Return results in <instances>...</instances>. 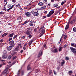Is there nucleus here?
<instances>
[{"label":"nucleus","instance_id":"f257e3e1","mask_svg":"<svg viewBox=\"0 0 76 76\" xmlns=\"http://www.w3.org/2000/svg\"><path fill=\"white\" fill-rule=\"evenodd\" d=\"M26 33L27 35H32V28H28L26 30Z\"/></svg>","mask_w":76,"mask_h":76},{"label":"nucleus","instance_id":"f03ea898","mask_svg":"<svg viewBox=\"0 0 76 76\" xmlns=\"http://www.w3.org/2000/svg\"><path fill=\"white\" fill-rule=\"evenodd\" d=\"M16 54H17V52L14 51H12L11 53V55L12 56V59H13V60H15V59L17 58V56H14Z\"/></svg>","mask_w":76,"mask_h":76},{"label":"nucleus","instance_id":"7ed1b4c3","mask_svg":"<svg viewBox=\"0 0 76 76\" xmlns=\"http://www.w3.org/2000/svg\"><path fill=\"white\" fill-rule=\"evenodd\" d=\"M70 49L72 51V53H73V54H74L75 56H76V49L72 47L70 48Z\"/></svg>","mask_w":76,"mask_h":76},{"label":"nucleus","instance_id":"20e7f679","mask_svg":"<svg viewBox=\"0 0 76 76\" xmlns=\"http://www.w3.org/2000/svg\"><path fill=\"white\" fill-rule=\"evenodd\" d=\"M9 45L10 46H12V47H15V42L13 40H12L9 42Z\"/></svg>","mask_w":76,"mask_h":76},{"label":"nucleus","instance_id":"39448f33","mask_svg":"<svg viewBox=\"0 0 76 76\" xmlns=\"http://www.w3.org/2000/svg\"><path fill=\"white\" fill-rule=\"evenodd\" d=\"M43 28H44V26H42L39 30L38 32H40L41 31H42V32L44 34V33L45 32V30H44V29H43Z\"/></svg>","mask_w":76,"mask_h":76},{"label":"nucleus","instance_id":"423d86ee","mask_svg":"<svg viewBox=\"0 0 76 76\" xmlns=\"http://www.w3.org/2000/svg\"><path fill=\"white\" fill-rule=\"evenodd\" d=\"M31 15V12H28L25 13V15L27 17H30Z\"/></svg>","mask_w":76,"mask_h":76},{"label":"nucleus","instance_id":"0eeeda50","mask_svg":"<svg viewBox=\"0 0 76 76\" xmlns=\"http://www.w3.org/2000/svg\"><path fill=\"white\" fill-rule=\"evenodd\" d=\"M42 55V50H41L39 52L38 56V57H40Z\"/></svg>","mask_w":76,"mask_h":76},{"label":"nucleus","instance_id":"6e6552de","mask_svg":"<svg viewBox=\"0 0 76 76\" xmlns=\"http://www.w3.org/2000/svg\"><path fill=\"white\" fill-rule=\"evenodd\" d=\"M52 53H58V49L57 48H56L55 49L52 51Z\"/></svg>","mask_w":76,"mask_h":76},{"label":"nucleus","instance_id":"1a4fd4ad","mask_svg":"<svg viewBox=\"0 0 76 76\" xmlns=\"http://www.w3.org/2000/svg\"><path fill=\"white\" fill-rule=\"evenodd\" d=\"M13 47L12 46H10L8 47L7 48V50L8 51H10L13 48Z\"/></svg>","mask_w":76,"mask_h":76},{"label":"nucleus","instance_id":"9d476101","mask_svg":"<svg viewBox=\"0 0 76 76\" xmlns=\"http://www.w3.org/2000/svg\"><path fill=\"white\" fill-rule=\"evenodd\" d=\"M7 57V54H4L2 56V58L3 59H4V58H6Z\"/></svg>","mask_w":76,"mask_h":76},{"label":"nucleus","instance_id":"9b49d317","mask_svg":"<svg viewBox=\"0 0 76 76\" xmlns=\"http://www.w3.org/2000/svg\"><path fill=\"white\" fill-rule=\"evenodd\" d=\"M34 15L35 16H38V15H39V13L37 12H34Z\"/></svg>","mask_w":76,"mask_h":76},{"label":"nucleus","instance_id":"f8f14e48","mask_svg":"<svg viewBox=\"0 0 76 76\" xmlns=\"http://www.w3.org/2000/svg\"><path fill=\"white\" fill-rule=\"evenodd\" d=\"M63 37V38L65 40L66 39L67 37V36L66 35L63 34L62 35Z\"/></svg>","mask_w":76,"mask_h":76},{"label":"nucleus","instance_id":"ddd939ff","mask_svg":"<svg viewBox=\"0 0 76 76\" xmlns=\"http://www.w3.org/2000/svg\"><path fill=\"white\" fill-rule=\"evenodd\" d=\"M13 35H14V34L12 33L11 34H9L8 35V37H9V38H10L11 37H13Z\"/></svg>","mask_w":76,"mask_h":76},{"label":"nucleus","instance_id":"4468645a","mask_svg":"<svg viewBox=\"0 0 76 76\" xmlns=\"http://www.w3.org/2000/svg\"><path fill=\"white\" fill-rule=\"evenodd\" d=\"M54 10H51L49 12V14H50L51 15H53V14L54 13Z\"/></svg>","mask_w":76,"mask_h":76},{"label":"nucleus","instance_id":"2eb2a0df","mask_svg":"<svg viewBox=\"0 0 76 76\" xmlns=\"http://www.w3.org/2000/svg\"><path fill=\"white\" fill-rule=\"evenodd\" d=\"M69 28V24L67 23V25H66L65 27V30H67Z\"/></svg>","mask_w":76,"mask_h":76},{"label":"nucleus","instance_id":"dca6fc26","mask_svg":"<svg viewBox=\"0 0 76 76\" xmlns=\"http://www.w3.org/2000/svg\"><path fill=\"white\" fill-rule=\"evenodd\" d=\"M62 61L63 62H62L61 63V66H63V64H64V63H65V61H64V60H62Z\"/></svg>","mask_w":76,"mask_h":76},{"label":"nucleus","instance_id":"f3484780","mask_svg":"<svg viewBox=\"0 0 76 76\" xmlns=\"http://www.w3.org/2000/svg\"><path fill=\"white\" fill-rule=\"evenodd\" d=\"M19 46L17 47L15 49V51H18V50H19Z\"/></svg>","mask_w":76,"mask_h":76},{"label":"nucleus","instance_id":"a211bd4d","mask_svg":"<svg viewBox=\"0 0 76 76\" xmlns=\"http://www.w3.org/2000/svg\"><path fill=\"white\" fill-rule=\"evenodd\" d=\"M7 73V71L6 70H4L2 73V75H5V74Z\"/></svg>","mask_w":76,"mask_h":76},{"label":"nucleus","instance_id":"6ab92c4d","mask_svg":"<svg viewBox=\"0 0 76 76\" xmlns=\"http://www.w3.org/2000/svg\"><path fill=\"white\" fill-rule=\"evenodd\" d=\"M8 33H5L2 35V37H5V36H6V35H8Z\"/></svg>","mask_w":76,"mask_h":76},{"label":"nucleus","instance_id":"aec40b11","mask_svg":"<svg viewBox=\"0 0 76 76\" xmlns=\"http://www.w3.org/2000/svg\"><path fill=\"white\" fill-rule=\"evenodd\" d=\"M20 71H21V70L20 69L18 71V72L17 74V75L18 76H20Z\"/></svg>","mask_w":76,"mask_h":76},{"label":"nucleus","instance_id":"412c9836","mask_svg":"<svg viewBox=\"0 0 76 76\" xmlns=\"http://www.w3.org/2000/svg\"><path fill=\"white\" fill-rule=\"evenodd\" d=\"M39 6H42L43 5V3L42 2H39L38 4Z\"/></svg>","mask_w":76,"mask_h":76},{"label":"nucleus","instance_id":"4be33fe9","mask_svg":"<svg viewBox=\"0 0 76 76\" xmlns=\"http://www.w3.org/2000/svg\"><path fill=\"white\" fill-rule=\"evenodd\" d=\"M62 49H63V47H61L59 48V51L60 52L61 51H62Z\"/></svg>","mask_w":76,"mask_h":76},{"label":"nucleus","instance_id":"5701e85b","mask_svg":"<svg viewBox=\"0 0 76 76\" xmlns=\"http://www.w3.org/2000/svg\"><path fill=\"white\" fill-rule=\"evenodd\" d=\"M28 22H29V21L28 20V21H25L22 24V25H25V24H26V23H28Z\"/></svg>","mask_w":76,"mask_h":76},{"label":"nucleus","instance_id":"b1692460","mask_svg":"<svg viewBox=\"0 0 76 76\" xmlns=\"http://www.w3.org/2000/svg\"><path fill=\"white\" fill-rule=\"evenodd\" d=\"M58 4H53V7H57V6H58Z\"/></svg>","mask_w":76,"mask_h":76},{"label":"nucleus","instance_id":"393cba45","mask_svg":"<svg viewBox=\"0 0 76 76\" xmlns=\"http://www.w3.org/2000/svg\"><path fill=\"white\" fill-rule=\"evenodd\" d=\"M72 73H73V72H72V71H69V74L70 75H72Z\"/></svg>","mask_w":76,"mask_h":76},{"label":"nucleus","instance_id":"a878e982","mask_svg":"<svg viewBox=\"0 0 76 76\" xmlns=\"http://www.w3.org/2000/svg\"><path fill=\"white\" fill-rule=\"evenodd\" d=\"M3 53L4 54H5V55L7 54V51H6V50H4L3 52Z\"/></svg>","mask_w":76,"mask_h":76},{"label":"nucleus","instance_id":"bb28decb","mask_svg":"<svg viewBox=\"0 0 76 76\" xmlns=\"http://www.w3.org/2000/svg\"><path fill=\"white\" fill-rule=\"evenodd\" d=\"M15 63H16V61H13L12 63L11 64V66H13V65H14V64H15Z\"/></svg>","mask_w":76,"mask_h":76},{"label":"nucleus","instance_id":"cd10ccee","mask_svg":"<svg viewBox=\"0 0 76 76\" xmlns=\"http://www.w3.org/2000/svg\"><path fill=\"white\" fill-rule=\"evenodd\" d=\"M31 67L29 66L28 65V67H27V70H30V69H31Z\"/></svg>","mask_w":76,"mask_h":76},{"label":"nucleus","instance_id":"c85d7f7f","mask_svg":"<svg viewBox=\"0 0 76 76\" xmlns=\"http://www.w3.org/2000/svg\"><path fill=\"white\" fill-rule=\"evenodd\" d=\"M12 57V56L10 55L8 57V59H9V60H10Z\"/></svg>","mask_w":76,"mask_h":76},{"label":"nucleus","instance_id":"c756f323","mask_svg":"<svg viewBox=\"0 0 76 76\" xmlns=\"http://www.w3.org/2000/svg\"><path fill=\"white\" fill-rule=\"evenodd\" d=\"M38 69H36L35 70V73H38Z\"/></svg>","mask_w":76,"mask_h":76},{"label":"nucleus","instance_id":"7c9ffc66","mask_svg":"<svg viewBox=\"0 0 76 76\" xmlns=\"http://www.w3.org/2000/svg\"><path fill=\"white\" fill-rule=\"evenodd\" d=\"M4 13H5L3 11L0 12V15H3L4 14Z\"/></svg>","mask_w":76,"mask_h":76},{"label":"nucleus","instance_id":"2f4dec72","mask_svg":"<svg viewBox=\"0 0 76 76\" xmlns=\"http://www.w3.org/2000/svg\"><path fill=\"white\" fill-rule=\"evenodd\" d=\"M52 73V70H49V75H51Z\"/></svg>","mask_w":76,"mask_h":76},{"label":"nucleus","instance_id":"473e14b6","mask_svg":"<svg viewBox=\"0 0 76 76\" xmlns=\"http://www.w3.org/2000/svg\"><path fill=\"white\" fill-rule=\"evenodd\" d=\"M18 37V35H15L14 36L13 38L15 39V38H16Z\"/></svg>","mask_w":76,"mask_h":76},{"label":"nucleus","instance_id":"72a5a7b5","mask_svg":"<svg viewBox=\"0 0 76 76\" xmlns=\"http://www.w3.org/2000/svg\"><path fill=\"white\" fill-rule=\"evenodd\" d=\"M47 16L48 18L49 17H50V16H51V15L50 14H48L47 15Z\"/></svg>","mask_w":76,"mask_h":76},{"label":"nucleus","instance_id":"f704fd0d","mask_svg":"<svg viewBox=\"0 0 76 76\" xmlns=\"http://www.w3.org/2000/svg\"><path fill=\"white\" fill-rule=\"evenodd\" d=\"M11 6H12L11 4H9L8 5L7 7L8 8H9V7H11Z\"/></svg>","mask_w":76,"mask_h":76},{"label":"nucleus","instance_id":"c9c22d12","mask_svg":"<svg viewBox=\"0 0 76 76\" xmlns=\"http://www.w3.org/2000/svg\"><path fill=\"white\" fill-rule=\"evenodd\" d=\"M73 31L74 32H76V27H74L73 29Z\"/></svg>","mask_w":76,"mask_h":76},{"label":"nucleus","instance_id":"e433bc0d","mask_svg":"<svg viewBox=\"0 0 76 76\" xmlns=\"http://www.w3.org/2000/svg\"><path fill=\"white\" fill-rule=\"evenodd\" d=\"M12 37H10L8 39V41H11V40H12Z\"/></svg>","mask_w":76,"mask_h":76},{"label":"nucleus","instance_id":"4c0bfd02","mask_svg":"<svg viewBox=\"0 0 76 76\" xmlns=\"http://www.w3.org/2000/svg\"><path fill=\"white\" fill-rule=\"evenodd\" d=\"M34 41H35V40L34 39H32L30 41V42H31L32 43V42H34Z\"/></svg>","mask_w":76,"mask_h":76},{"label":"nucleus","instance_id":"58836bf2","mask_svg":"<svg viewBox=\"0 0 76 76\" xmlns=\"http://www.w3.org/2000/svg\"><path fill=\"white\" fill-rule=\"evenodd\" d=\"M63 35H62V37H61L60 39V41H61V40H63Z\"/></svg>","mask_w":76,"mask_h":76},{"label":"nucleus","instance_id":"ea45409f","mask_svg":"<svg viewBox=\"0 0 76 76\" xmlns=\"http://www.w3.org/2000/svg\"><path fill=\"white\" fill-rule=\"evenodd\" d=\"M32 42H31V41L29 42L28 43L29 46H30V45H31V44H32Z\"/></svg>","mask_w":76,"mask_h":76},{"label":"nucleus","instance_id":"a19ab883","mask_svg":"<svg viewBox=\"0 0 76 76\" xmlns=\"http://www.w3.org/2000/svg\"><path fill=\"white\" fill-rule=\"evenodd\" d=\"M70 20H71V18H70L69 19V20L67 24H69V23H70Z\"/></svg>","mask_w":76,"mask_h":76},{"label":"nucleus","instance_id":"79ce46f5","mask_svg":"<svg viewBox=\"0 0 76 76\" xmlns=\"http://www.w3.org/2000/svg\"><path fill=\"white\" fill-rule=\"evenodd\" d=\"M66 60H69V58L67 57H66L65 58Z\"/></svg>","mask_w":76,"mask_h":76},{"label":"nucleus","instance_id":"37998d69","mask_svg":"<svg viewBox=\"0 0 76 76\" xmlns=\"http://www.w3.org/2000/svg\"><path fill=\"white\" fill-rule=\"evenodd\" d=\"M12 3H16V0H12Z\"/></svg>","mask_w":76,"mask_h":76},{"label":"nucleus","instance_id":"c03bdc74","mask_svg":"<svg viewBox=\"0 0 76 76\" xmlns=\"http://www.w3.org/2000/svg\"><path fill=\"white\" fill-rule=\"evenodd\" d=\"M26 37V36H24L23 37H21V38H22V39H25V38Z\"/></svg>","mask_w":76,"mask_h":76},{"label":"nucleus","instance_id":"a18cd8bd","mask_svg":"<svg viewBox=\"0 0 76 76\" xmlns=\"http://www.w3.org/2000/svg\"><path fill=\"white\" fill-rule=\"evenodd\" d=\"M71 45L72 47H74L75 46V43H71Z\"/></svg>","mask_w":76,"mask_h":76},{"label":"nucleus","instance_id":"49530a36","mask_svg":"<svg viewBox=\"0 0 76 76\" xmlns=\"http://www.w3.org/2000/svg\"><path fill=\"white\" fill-rule=\"evenodd\" d=\"M29 38H32V35H29L28 36Z\"/></svg>","mask_w":76,"mask_h":76},{"label":"nucleus","instance_id":"de8ad7c7","mask_svg":"<svg viewBox=\"0 0 76 76\" xmlns=\"http://www.w3.org/2000/svg\"><path fill=\"white\" fill-rule=\"evenodd\" d=\"M10 9H12V8L10 7V8H9L7 10V11H9V10H10Z\"/></svg>","mask_w":76,"mask_h":76},{"label":"nucleus","instance_id":"09e8293b","mask_svg":"<svg viewBox=\"0 0 76 76\" xmlns=\"http://www.w3.org/2000/svg\"><path fill=\"white\" fill-rule=\"evenodd\" d=\"M66 47H67V45L65 44V45L64 46V48H66Z\"/></svg>","mask_w":76,"mask_h":76},{"label":"nucleus","instance_id":"8fccbe9b","mask_svg":"<svg viewBox=\"0 0 76 76\" xmlns=\"http://www.w3.org/2000/svg\"><path fill=\"white\" fill-rule=\"evenodd\" d=\"M63 10L62 9H61V10L59 9V10L58 12H57V13H58V12H60L61 11V10Z\"/></svg>","mask_w":76,"mask_h":76},{"label":"nucleus","instance_id":"3c124183","mask_svg":"<svg viewBox=\"0 0 76 76\" xmlns=\"http://www.w3.org/2000/svg\"><path fill=\"white\" fill-rule=\"evenodd\" d=\"M23 49L24 50H26V47L25 46L23 47Z\"/></svg>","mask_w":76,"mask_h":76},{"label":"nucleus","instance_id":"603ef678","mask_svg":"<svg viewBox=\"0 0 76 76\" xmlns=\"http://www.w3.org/2000/svg\"><path fill=\"white\" fill-rule=\"evenodd\" d=\"M34 21H32V20H31L30 21V23H34Z\"/></svg>","mask_w":76,"mask_h":76},{"label":"nucleus","instance_id":"864d4df0","mask_svg":"<svg viewBox=\"0 0 76 76\" xmlns=\"http://www.w3.org/2000/svg\"><path fill=\"white\" fill-rule=\"evenodd\" d=\"M44 35V33H42V34H41V35H40V37H42V36Z\"/></svg>","mask_w":76,"mask_h":76},{"label":"nucleus","instance_id":"5fc2aeb1","mask_svg":"<svg viewBox=\"0 0 76 76\" xmlns=\"http://www.w3.org/2000/svg\"><path fill=\"white\" fill-rule=\"evenodd\" d=\"M64 4V3L63 2H62L61 3V5H63Z\"/></svg>","mask_w":76,"mask_h":76},{"label":"nucleus","instance_id":"6e6d98bb","mask_svg":"<svg viewBox=\"0 0 76 76\" xmlns=\"http://www.w3.org/2000/svg\"><path fill=\"white\" fill-rule=\"evenodd\" d=\"M21 74H24V71H21Z\"/></svg>","mask_w":76,"mask_h":76},{"label":"nucleus","instance_id":"4d7b16f0","mask_svg":"<svg viewBox=\"0 0 76 76\" xmlns=\"http://www.w3.org/2000/svg\"><path fill=\"white\" fill-rule=\"evenodd\" d=\"M14 6H15V5H12L11 7V9H12V8H13V7H14Z\"/></svg>","mask_w":76,"mask_h":76},{"label":"nucleus","instance_id":"13d9d810","mask_svg":"<svg viewBox=\"0 0 76 76\" xmlns=\"http://www.w3.org/2000/svg\"><path fill=\"white\" fill-rule=\"evenodd\" d=\"M73 20L71 21V24H73Z\"/></svg>","mask_w":76,"mask_h":76},{"label":"nucleus","instance_id":"bf43d9fd","mask_svg":"<svg viewBox=\"0 0 76 76\" xmlns=\"http://www.w3.org/2000/svg\"><path fill=\"white\" fill-rule=\"evenodd\" d=\"M34 32H36V31H37V28H35L34 29Z\"/></svg>","mask_w":76,"mask_h":76},{"label":"nucleus","instance_id":"052dcab7","mask_svg":"<svg viewBox=\"0 0 76 76\" xmlns=\"http://www.w3.org/2000/svg\"><path fill=\"white\" fill-rule=\"evenodd\" d=\"M23 50H21L20 51V53H23Z\"/></svg>","mask_w":76,"mask_h":76},{"label":"nucleus","instance_id":"680f3d73","mask_svg":"<svg viewBox=\"0 0 76 76\" xmlns=\"http://www.w3.org/2000/svg\"><path fill=\"white\" fill-rule=\"evenodd\" d=\"M44 13H45L46 14H47V11H45L44 12Z\"/></svg>","mask_w":76,"mask_h":76},{"label":"nucleus","instance_id":"e2e57ef3","mask_svg":"<svg viewBox=\"0 0 76 76\" xmlns=\"http://www.w3.org/2000/svg\"><path fill=\"white\" fill-rule=\"evenodd\" d=\"M24 45L25 46H26V45H27V43H25V44Z\"/></svg>","mask_w":76,"mask_h":76},{"label":"nucleus","instance_id":"0e129e2a","mask_svg":"<svg viewBox=\"0 0 76 76\" xmlns=\"http://www.w3.org/2000/svg\"><path fill=\"white\" fill-rule=\"evenodd\" d=\"M20 6V4H18V5H16V7H18V6Z\"/></svg>","mask_w":76,"mask_h":76},{"label":"nucleus","instance_id":"69168bd1","mask_svg":"<svg viewBox=\"0 0 76 76\" xmlns=\"http://www.w3.org/2000/svg\"><path fill=\"white\" fill-rule=\"evenodd\" d=\"M3 39H2L0 40V42H3Z\"/></svg>","mask_w":76,"mask_h":76},{"label":"nucleus","instance_id":"338daca9","mask_svg":"<svg viewBox=\"0 0 76 76\" xmlns=\"http://www.w3.org/2000/svg\"><path fill=\"white\" fill-rule=\"evenodd\" d=\"M43 7V9H45V8H46V6H44Z\"/></svg>","mask_w":76,"mask_h":76},{"label":"nucleus","instance_id":"774afa93","mask_svg":"<svg viewBox=\"0 0 76 76\" xmlns=\"http://www.w3.org/2000/svg\"><path fill=\"white\" fill-rule=\"evenodd\" d=\"M30 25L31 26H33V24H32V23H30Z\"/></svg>","mask_w":76,"mask_h":76}]
</instances>
